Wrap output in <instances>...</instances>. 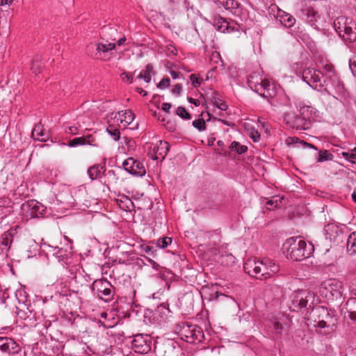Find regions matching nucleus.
Returning a JSON list of instances; mask_svg holds the SVG:
<instances>
[{"label":"nucleus","mask_w":356,"mask_h":356,"mask_svg":"<svg viewBox=\"0 0 356 356\" xmlns=\"http://www.w3.org/2000/svg\"><path fill=\"white\" fill-rule=\"evenodd\" d=\"M349 286L350 290L356 295V277L350 281Z\"/></svg>","instance_id":"6e6d98bb"},{"label":"nucleus","mask_w":356,"mask_h":356,"mask_svg":"<svg viewBox=\"0 0 356 356\" xmlns=\"http://www.w3.org/2000/svg\"><path fill=\"white\" fill-rule=\"evenodd\" d=\"M355 159H356V147L353 148L350 152L349 161L353 163H355Z\"/></svg>","instance_id":"5fc2aeb1"},{"label":"nucleus","mask_w":356,"mask_h":356,"mask_svg":"<svg viewBox=\"0 0 356 356\" xmlns=\"http://www.w3.org/2000/svg\"><path fill=\"white\" fill-rule=\"evenodd\" d=\"M125 41H126V38H125V37H123V38H122L119 39V40L117 41V44H118V46H121V45H122V44L124 43V42H125Z\"/></svg>","instance_id":"e2e57ef3"},{"label":"nucleus","mask_w":356,"mask_h":356,"mask_svg":"<svg viewBox=\"0 0 356 356\" xmlns=\"http://www.w3.org/2000/svg\"><path fill=\"white\" fill-rule=\"evenodd\" d=\"M349 317L352 321H356V313L355 314H349Z\"/></svg>","instance_id":"338daca9"},{"label":"nucleus","mask_w":356,"mask_h":356,"mask_svg":"<svg viewBox=\"0 0 356 356\" xmlns=\"http://www.w3.org/2000/svg\"><path fill=\"white\" fill-rule=\"evenodd\" d=\"M193 125L200 131H202L206 129V123L205 121L202 119H197L194 120L193 122Z\"/></svg>","instance_id":"c03bdc74"},{"label":"nucleus","mask_w":356,"mask_h":356,"mask_svg":"<svg viewBox=\"0 0 356 356\" xmlns=\"http://www.w3.org/2000/svg\"><path fill=\"white\" fill-rule=\"evenodd\" d=\"M101 168L99 165H93L88 168V175L91 180H95L101 175Z\"/></svg>","instance_id":"c9c22d12"},{"label":"nucleus","mask_w":356,"mask_h":356,"mask_svg":"<svg viewBox=\"0 0 356 356\" xmlns=\"http://www.w3.org/2000/svg\"><path fill=\"white\" fill-rule=\"evenodd\" d=\"M120 77L124 82H127L128 83H131L133 81V78L131 74H127L126 72H122L120 74Z\"/></svg>","instance_id":"603ef678"},{"label":"nucleus","mask_w":356,"mask_h":356,"mask_svg":"<svg viewBox=\"0 0 356 356\" xmlns=\"http://www.w3.org/2000/svg\"><path fill=\"white\" fill-rule=\"evenodd\" d=\"M188 102L192 103V104H194L195 106L198 105L197 100L195 99H193L192 97L188 98Z\"/></svg>","instance_id":"69168bd1"},{"label":"nucleus","mask_w":356,"mask_h":356,"mask_svg":"<svg viewBox=\"0 0 356 356\" xmlns=\"http://www.w3.org/2000/svg\"><path fill=\"white\" fill-rule=\"evenodd\" d=\"M190 79H191V81L192 82V85L194 88H197L200 86L201 82H200L199 78L197 77L195 74H191L190 76Z\"/></svg>","instance_id":"3c124183"},{"label":"nucleus","mask_w":356,"mask_h":356,"mask_svg":"<svg viewBox=\"0 0 356 356\" xmlns=\"http://www.w3.org/2000/svg\"><path fill=\"white\" fill-rule=\"evenodd\" d=\"M215 3L223 7L225 9L232 11L233 9L236 8L238 6V2L234 0H215Z\"/></svg>","instance_id":"7c9ffc66"},{"label":"nucleus","mask_w":356,"mask_h":356,"mask_svg":"<svg viewBox=\"0 0 356 356\" xmlns=\"http://www.w3.org/2000/svg\"><path fill=\"white\" fill-rule=\"evenodd\" d=\"M346 309L349 314L356 313V298H350L347 301Z\"/></svg>","instance_id":"a19ab883"},{"label":"nucleus","mask_w":356,"mask_h":356,"mask_svg":"<svg viewBox=\"0 0 356 356\" xmlns=\"http://www.w3.org/2000/svg\"><path fill=\"white\" fill-rule=\"evenodd\" d=\"M341 155L343 157H344L346 160L349 161V156H350V152H343L341 153Z\"/></svg>","instance_id":"0e129e2a"},{"label":"nucleus","mask_w":356,"mask_h":356,"mask_svg":"<svg viewBox=\"0 0 356 356\" xmlns=\"http://www.w3.org/2000/svg\"><path fill=\"white\" fill-rule=\"evenodd\" d=\"M283 250L287 258L293 261H302L310 257L314 250L311 243H307L300 238L291 237L283 244Z\"/></svg>","instance_id":"f03ea898"},{"label":"nucleus","mask_w":356,"mask_h":356,"mask_svg":"<svg viewBox=\"0 0 356 356\" xmlns=\"http://www.w3.org/2000/svg\"><path fill=\"white\" fill-rule=\"evenodd\" d=\"M353 200L356 203V191H355L352 194Z\"/></svg>","instance_id":"774afa93"},{"label":"nucleus","mask_w":356,"mask_h":356,"mask_svg":"<svg viewBox=\"0 0 356 356\" xmlns=\"http://www.w3.org/2000/svg\"><path fill=\"white\" fill-rule=\"evenodd\" d=\"M0 350L4 354L15 355L20 352L21 347L13 339L0 337Z\"/></svg>","instance_id":"6ab92c4d"},{"label":"nucleus","mask_w":356,"mask_h":356,"mask_svg":"<svg viewBox=\"0 0 356 356\" xmlns=\"http://www.w3.org/2000/svg\"><path fill=\"white\" fill-rule=\"evenodd\" d=\"M170 79L169 78L163 79L157 85V88L159 89H165L170 86Z\"/></svg>","instance_id":"8fccbe9b"},{"label":"nucleus","mask_w":356,"mask_h":356,"mask_svg":"<svg viewBox=\"0 0 356 356\" xmlns=\"http://www.w3.org/2000/svg\"><path fill=\"white\" fill-rule=\"evenodd\" d=\"M229 149L232 152H236L238 154H242L248 151V147L244 145H241L238 142L234 141L231 143Z\"/></svg>","instance_id":"72a5a7b5"},{"label":"nucleus","mask_w":356,"mask_h":356,"mask_svg":"<svg viewBox=\"0 0 356 356\" xmlns=\"http://www.w3.org/2000/svg\"><path fill=\"white\" fill-rule=\"evenodd\" d=\"M42 67V63L40 58L35 57L32 62V65L31 67L32 72L33 74H35V75H37L38 74H39L40 72Z\"/></svg>","instance_id":"e433bc0d"},{"label":"nucleus","mask_w":356,"mask_h":356,"mask_svg":"<svg viewBox=\"0 0 356 356\" xmlns=\"http://www.w3.org/2000/svg\"><path fill=\"white\" fill-rule=\"evenodd\" d=\"M176 113L177 115H179L182 119L186 120V119L191 118V115H190L189 113L185 109V108H184L182 106H179L177 108Z\"/></svg>","instance_id":"a18cd8bd"},{"label":"nucleus","mask_w":356,"mask_h":356,"mask_svg":"<svg viewBox=\"0 0 356 356\" xmlns=\"http://www.w3.org/2000/svg\"><path fill=\"white\" fill-rule=\"evenodd\" d=\"M248 84L252 90L261 96H266L265 92L268 91L270 87L269 81L263 79L257 74L250 75L248 79Z\"/></svg>","instance_id":"f8f14e48"},{"label":"nucleus","mask_w":356,"mask_h":356,"mask_svg":"<svg viewBox=\"0 0 356 356\" xmlns=\"http://www.w3.org/2000/svg\"><path fill=\"white\" fill-rule=\"evenodd\" d=\"M172 238L168 236L161 238L156 241V246L159 248H165L172 243Z\"/></svg>","instance_id":"58836bf2"},{"label":"nucleus","mask_w":356,"mask_h":356,"mask_svg":"<svg viewBox=\"0 0 356 356\" xmlns=\"http://www.w3.org/2000/svg\"><path fill=\"white\" fill-rule=\"evenodd\" d=\"M122 166L127 172L134 176L143 177L146 173L144 164L132 157L124 160Z\"/></svg>","instance_id":"4468645a"},{"label":"nucleus","mask_w":356,"mask_h":356,"mask_svg":"<svg viewBox=\"0 0 356 356\" xmlns=\"http://www.w3.org/2000/svg\"><path fill=\"white\" fill-rule=\"evenodd\" d=\"M161 108L162 110H163L164 111L169 113L171 108V104L167 102L163 103Z\"/></svg>","instance_id":"4d7b16f0"},{"label":"nucleus","mask_w":356,"mask_h":356,"mask_svg":"<svg viewBox=\"0 0 356 356\" xmlns=\"http://www.w3.org/2000/svg\"><path fill=\"white\" fill-rule=\"evenodd\" d=\"M181 338L190 343H197L202 341L204 333L200 327L193 325H184L180 330Z\"/></svg>","instance_id":"1a4fd4ad"},{"label":"nucleus","mask_w":356,"mask_h":356,"mask_svg":"<svg viewBox=\"0 0 356 356\" xmlns=\"http://www.w3.org/2000/svg\"><path fill=\"white\" fill-rule=\"evenodd\" d=\"M243 267L250 276L260 279H268L280 270L279 265L268 258L258 261L248 259Z\"/></svg>","instance_id":"f257e3e1"},{"label":"nucleus","mask_w":356,"mask_h":356,"mask_svg":"<svg viewBox=\"0 0 356 356\" xmlns=\"http://www.w3.org/2000/svg\"><path fill=\"white\" fill-rule=\"evenodd\" d=\"M170 75L172 77V79H177L179 78L180 73L175 72V71H171L170 72Z\"/></svg>","instance_id":"bf43d9fd"},{"label":"nucleus","mask_w":356,"mask_h":356,"mask_svg":"<svg viewBox=\"0 0 356 356\" xmlns=\"http://www.w3.org/2000/svg\"><path fill=\"white\" fill-rule=\"evenodd\" d=\"M248 134L250 138L254 142L257 143L260 140V134L255 129H250L248 131Z\"/></svg>","instance_id":"09e8293b"},{"label":"nucleus","mask_w":356,"mask_h":356,"mask_svg":"<svg viewBox=\"0 0 356 356\" xmlns=\"http://www.w3.org/2000/svg\"><path fill=\"white\" fill-rule=\"evenodd\" d=\"M30 243L32 244L30 245L31 250H29V252H30V254H27L28 258H31L33 256L35 255L37 252L39 251V249L41 250L40 245H39L38 243L35 242V241H30Z\"/></svg>","instance_id":"37998d69"},{"label":"nucleus","mask_w":356,"mask_h":356,"mask_svg":"<svg viewBox=\"0 0 356 356\" xmlns=\"http://www.w3.org/2000/svg\"><path fill=\"white\" fill-rule=\"evenodd\" d=\"M285 143L287 146H291V145L297 146L298 144H299V143L303 144L305 145H309V144L307 143L300 141L299 140V138L296 136L286 138L285 140Z\"/></svg>","instance_id":"ea45409f"},{"label":"nucleus","mask_w":356,"mask_h":356,"mask_svg":"<svg viewBox=\"0 0 356 356\" xmlns=\"http://www.w3.org/2000/svg\"><path fill=\"white\" fill-rule=\"evenodd\" d=\"M14 236V231L12 229H9L5 232L1 237L0 243L1 245L4 246L2 248V251L8 252L11 246L13 243Z\"/></svg>","instance_id":"393cba45"},{"label":"nucleus","mask_w":356,"mask_h":356,"mask_svg":"<svg viewBox=\"0 0 356 356\" xmlns=\"http://www.w3.org/2000/svg\"><path fill=\"white\" fill-rule=\"evenodd\" d=\"M286 321V316L281 314L272 316L269 320V327L272 328V332L274 334L280 336L284 330V325Z\"/></svg>","instance_id":"412c9836"},{"label":"nucleus","mask_w":356,"mask_h":356,"mask_svg":"<svg viewBox=\"0 0 356 356\" xmlns=\"http://www.w3.org/2000/svg\"><path fill=\"white\" fill-rule=\"evenodd\" d=\"M68 133L73 135L77 134V128L76 127H70L68 128Z\"/></svg>","instance_id":"13d9d810"},{"label":"nucleus","mask_w":356,"mask_h":356,"mask_svg":"<svg viewBox=\"0 0 356 356\" xmlns=\"http://www.w3.org/2000/svg\"><path fill=\"white\" fill-rule=\"evenodd\" d=\"M140 248L143 252L152 255V257H154L155 251L153 250V248L152 246L145 243H143L140 245Z\"/></svg>","instance_id":"de8ad7c7"},{"label":"nucleus","mask_w":356,"mask_h":356,"mask_svg":"<svg viewBox=\"0 0 356 356\" xmlns=\"http://www.w3.org/2000/svg\"><path fill=\"white\" fill-rule=\"evenodd\" d=\"M22 210L27 220L42 216L46 207L35 200H30L22 205Z\"/></svg>","instance_id":"9d476101"},{"label":"nucleus","mask_w":356,"mask_h":356,"mask_svg":"<svg viewBox=\"0 0 356 356\" xmlns=\"http://www.w3.org/2000/svg\"><path fill=\"white\" fill-rule=\"evenodd\" d=\"M343 291V284L337 279H329L323 282L319 289L320 294L327 300L340 298Z\"/></svg>","instance_id":"39448f33"},{"label":"nucleus","mask_w":356,"mask_h":356,"mask_svg":"<svg viewBox=\"0 0 356 356\" xmlns=\"http://www.w3.org/2000/svg\"><path fill=\"white\" fill-rule=\"evenodd\" d=\"M282 197L280 196H273L266 202L268 209H273L280 207L282 204Z\"/></svg>","instance_id":"f704fd0d"},{"label":"nucleus","mask_w":356,"mask_h":356,"mask_svg":"<svg viewBox=\"0 0 356 356\" xmlns=\"http://www.w3.org/2000/svg\"><path fill=\"white\" fill-rule=\"evenodd\" d=\"M107 124L106 132L115 141H118L120 138V132L119 131L120 127L110 118L108 120Z\"/></svg>","instance_id":"a878e982"},{"label":"nucleus","mask_w":356,"mask_h":356,"mask_svg":"<svg viewBox=\"0 0 356 356\" xmlns=\"http://www.w3.org/2000/svg\"><path fill=\"white\" fill-rule=\"evenodd\" d=\"M334 27L340 38L346 43L356 42V23L351 18L338 17L334 22Z\"/></svg>","instance_id":"7ed1b4c3"},{"label":"nucleus","mask_w":356,"mask_h":356,"mask_svg":"<svg viewBox=\"0 0 356 356\" xmlns=\"http://www.w3.org/2000/svg\"><path fill=\"white\" fill-rule=\"evenodd\" d=\"M169 151V144L166 141L159 140L151 143L147 152L148 156L152 160H163Z\"/></svg>","instance_id":"9b49d317"},{"label":"nucleus","mask_w":356,"mask_h":356,"mask_svg":"<svg viewBox=\"0 0 356 356\" xmlns=\"http://www.w3.org/2000/svg\"><path fill=\"white\" fill-rule=\"evenodd\" d=\"M313 108L307 105H299V113L303 117V119L307 120L309 122L313 115Z\"/></svg>","instance_id":"473e14b6"},{"label":"nucleus","mask_w":356,"mask_h":356,"mask_svg":"<svg viewBox=\"0 0 356 356\" xmlns=\"http://www.w3.org/2000/svg\"><path fill=\"white\" fill-rule=\"evenodd\" d=\"M300 17L304 21L309 23L311 26H315L318 20L320 19V15L312 7H305L300 10Z\"/></svg>","instance_id":"4be33fe9"},{"label":"nucleus","mask_w":356,"mask_h":356,"mask_svg":"<svg viewBox=\"0 0 356 356\" xmlns=\"http://www.w3.org/2000/svg\"><path fill=\"white\" fill-rule=\"evenodd\" d=\"M314 298V293L307 290L296 291L292 297L293 305L299 309L306 307Z\"/></svg>","instance_id":"2eb2a0df"},{"label":"nucleus","mask_w":356,"mask_h":356,"mask_svg":"<svg viewBox=\"0 0 356 356\" xmlns=\"http://www.w3.org/2000/svg\"><path fill=\"white\" fill-rule=\"evenodd\" d=\"M324 69L330 74V79L332 81V86H340V80L337 74L334 72V67L332 64H326L324 66Z\"/></svg>","instance_id":"c756f323"},{"label":"nucleus","mask_w":356,"mask_h":356,"mask_svg":"<svg viewBox=\"0 0 356 356\" xmlns=\"http://www.w3.org/2000/svg\"><path fill=\"white\" fill-rule=\"evenodd\" d=\"M110 118L115 121L119 127L122 126L125 128L133 122L134 115L131 110H124L111 113Z\"/></svg>","instance_id":"f3484780"},{"label":"nucleus","mask_w":356,"mask_h":356,"mask_svg":"<svg viewBox=\"0 0 356 356\" xmlns=\"http://www.w3.org/2000/svg\"><path fill=\"white\" fill-rule=\"evenodd\" d=\"M284 121L285 123L293 129L299 130H305L309 127V122L303 119V117L296 115L293 113H286L284 114Z\"/></svg>","instance_id":"dca6fc26"},{"label":"nucleus","mask_w":356,"mask_h":356,"mask_svg":"<svg viewBox=\"0 0 356 356\" xmlns=\"http://www.w3.org/2000/svg\"><path fill=\"white\" fill-rule=\"evenodd\" d=\"M154 74L153 67L150 64L146 65L145 69L143 70L138 76L137 79H143L147 83L152 79V75Z\"/></svg>","instance_id":"c85d7f7f"},{"label":"nucleus","mask_w":356,"mask_h":356,"mask_svg":"<svg viewBox=\"0 0 356 356\" xmlns=\"http://www.w3.org/2000/svg\"><path fill=\"white\" fill-rule=\"evenodd\" d=\"M324 231L326 239H328L330 242H335L343 235L341 229L337 225L332 223L327 224L325 227Z\"/></svg>","instance_id":"b1692460"},{"label":"nucleus","mask_w":356,"mask_h":356,"mask_svg":"<svg viewBox=\"0 0 356 356\" xmlns=\"http://www.w3.org/2000/svg\"><path fill=\"white\" fill-rule=\"evenodd\" d=\"M92 290L99 299L104 302L113 300L115 293L114 286L106 279L95 280L92 283Z\"/></svg>","instance_id":"423d86ee"},{"label":"nucleus","mask_w":356,"mask_h":356,"mask_svg":"<svg viewBox=\"0 0 356 356\" xmlns=\"http://www.w3.org/2000/svg\"><path fill=\"white\" fill-rule=\"evenodd\" d=\"M213 24L215 28L222 33H231L238 31V27L233 22H228L227 19L218 16L214 17Z\"/></svg>","instance_id":"aec40b11"},{"label":"nucleus","mask_w":356,"mask_h":356,"mask_svg":"<svg viewBox=\"0 0 356 356\" xmlns=\"http://www.w3.org/2000/svg\"><path fill=\"white\" fill-rule=\"evenodd\" d=\"M85 145L97 147L98 142L93 135L90 134L86 136L74 138L69 143V145L70 147H76Z\"/></svg>","instance_id":"5701e85b"},{"label":"nucleus","mask_w":356,"mask_h":356,"mask_svg":"<svg viewBox=\"0 0 356 356\" xmlns=\"http://www.w3.org/2000/svg\"><path fill=\"white\" fill-rule=\"evenodd\" d=\"M13 0H0V6L10 5Z\"/></svg>","instance_id":"052dcab7"},{"label":"nucleus","mask_w":356,"mask_h":356,"mask_svg":"<svg viewBox=\"0 0 356 356\" xmlns=\"http://www.w3.org/2000/svg\"><path fill=\"white\" fill-rule=\"evenodd\" d=\"M333 159V155L328 150L320 151L318 153V162H323L326 161H331Z\"/></svg>","instance_id":"4c0bfd02"},{"label":"nucleus","mask_w":356,"mask_h":356,"mask_svg":"<svg viewBox=\"0 0 356 356\" xmlns=\"http://www.w3.org/2000/svg\"><path fill=\"white\" fill-rule=\"evenodd\" d=\"M31 135L34 140L40 141H46L48 138L47 134L43 131V127L40 124L35 126Z\"/></svg>","instance_id":"cd10ccee"},{"label":"nucleus","mask_w":356,"mask_h":356,"mask_svg":"<svg viewBox=\"0 0 356 356\" xmlns=\"http://www.w3.org/2000/svg\"><path fill=\"white\" fill-rule=\"evenodd\" d=\"M131 346L136 353L147 354L151 350L152 338L148 334H136L134 337Z\"/></svg>","instance_id":"ddd939ff"},{"label":"nucleus","mask_w":356,"mask_h":356,"mask_svg":"<svg viewBox=\"0 0 356 356\" xmlns=\"http://www.w3.org/2000/svg\"><path fill=\"white\" fill-rule=\"evenodd\" d=\"M136 91L144 97L147 95V92L140 88H137Z\"/></svg>","instance_id":"680f3d73"},{"label":"nucleus","mask_w":356,"mask_h":356,"mask_svg":"<svg viewBox=\"0 0 356 356\" xmlns=\"http://www.w3.org/2000/svg\"><path fill=\"white\" fill-rule=\"evenodd\" d=\"M347 251L350 254L356 253V232L351 233L347 239Z\"/></svg>","instance_id":"2f4dec72"},{"label":"nucleus","mask_w":356,"mask_h":356,"mask_svg":"<svg viewBox=\"0 0 356 356\" xmlns=\"http://www.w3.org/2000/svg\"><path fill=\"white\" fill-rule=\"evenodd\" d=\"M182 91V86L181 84L179 83H177L176 84L172 90V92L174 94V95H180V93Z\"/></svg>","instance_id":"864d4df0"},{"label":"nucleus","mask_w":356,"mask_h":356,"mask_svg":"<svg viewBox=\"0 0 356 356\" xmlns=\"http://www.w3.org/2000/svg\"><path fill=\"white\" fill-rule=\"evenodd\" d=\"M122 198L125 199V202L120 204V207L124 211H130L133 208L132 201L125 195H122Z\"/></svg>","instance_id":"79ce46f5"},{"label":"nucleus","mask_w":356,"mask_h":356,"mask_svg":"<svg viewBox=\"0 0 356 356\" xmlns=\"http://www.w3.org/2000/svg\"><path fill=\"white\" fill-rule=\"evenodd\" d=\"M213 102V104L216 105V107L221 111H226L227 109V104L218 98H214Z\"/></svg>","instance_id":"49530a36"},{"label":"nucleus","mask_w":356,"mask_h":356,"mask_svg":"<svg viewBox=\"0 0 356 356\" xmlns=\"http://www.w3.org/2000/svg\"><path fill=\"white\" fill-rule=\"evenodd\" d=\"M322 73L314 68H307L302 72V81L312 88L318 90H320L325 85H327V81H322Z\"/></svg>","instance_id":"6e6552de"},{"label":"nucleus","mask_w":356,"mask_h":356,"mask_svg":"<svg viewBox=\"0 0 356 356\" xmlns=\"http://www.w3.org/2000/svg\"><path fill=\"white\" fill-rule=\"evenodd\" d=\"M115 48V44L112 42H91L88 45L87 49L91 55L97 58L103 60H108L111 57V51Z\"/></svg>","instance_id":"0eeeda50"},{"label":"nucleus","mask_w":356,"mask_h":356,"mask_svg":"<svg viewBox=\"0 0 356 356\" xmlns=\"http://www.w3.org/2000/svg\"><path fill=\"white\" fill-rule=\"evenodd\" d=\"M65 240L69 242V247L66 248H58V246H54L44 242L42 240L40 244L41 251L46 254L47 257L50 255L54 257L58 262L66 263L67 260L70 257L72 254V241L67 237L64 236Z\"/></svg>","instance_id":"20e7f679"},{"label":"nucleus","mask_w":356,"mask_h":356,"mask_svg":"<svg viewBox=\"0 0 356 356\" xmlns=\"http://www.w3.org/2000/svg\"><path fill=\"white\" fill-rule=\"evenodd\" d=\"M277 19L283 26L287 28L293 26L296 22L295 18L291 15L281 10L278 12Z\"/></svg>","instance_id":"bb28decb"},{"label":"nucleus","mask_w":356,"mask_h":356,"mask_svg":"<svg viewBox=\"0 0 356 356\" xmlns=\"http://www.w3.org/2000/svg\"><path fill=\"white\" fill-rule=\"evenodd\" d=\"M314 315L318 317L314 320V326L317 328L323 329L327 327V323L332 318V316L327 308L324 307H318L313 309Z\"/></svg>","instance_id":"a211bd4d"}]
</instances>
